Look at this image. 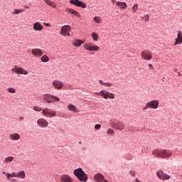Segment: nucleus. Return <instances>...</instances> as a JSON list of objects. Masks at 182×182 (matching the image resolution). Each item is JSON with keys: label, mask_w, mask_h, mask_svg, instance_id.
I'll return each mask as SVG.
<instances>
[{"label": "nucleus", "mask_w": 182, "mask_h": 182, "mask_svg": "<svg viewBox=\"0 0 182 182\" xmlns=\"http://www.w3.org/2000/svg\"><path fill=\"white\" fill-rule=\"evenodd\" d=\"M153 156L155 157H160L161 159H168L173 156V152L167 149H154L152 151Z\"/></svg>", "instance_id": "nucleus-1"}, {"label": "nucleus", "mask_w": 182, "mask_h": 182, "mask_svg": "<svg viewBox=\"0 0 182 182\" xmlns=\"http://www.w3.org/2000/svg\"><path fill=\"white\" fill-rule=\"evenodd\" d=\"M73 174L75 177L78 178V180H80V181H87V176H86V173H85V171H83V169H82L81 168L75 169L73 171Z\"/></svg>", "instance_id": "nucleus-2"}, {"label": "nucleus", "mask_w": 182, "mask_h": 182, "mask_svg": "<svg viewBox=\"0 0 182 182\" xmlns=\"http://www.w3.org/2000/svg\"><path fill=\"white\" fill-rule=\"evenodd\" d=\"M43 100H44V102H46L47 103H54V102H59L60 99L50 94H44L43 95Z\"/></svg>", "instance_id": "nucleus-3"}, {"label": "nucleus", "mask_w": 182, "mask_h": 182, "mask_svg": "<svg viewBox=\"0 0 182 182\" xmlns=\"http://www.w3.org/2000/svg\"><path fill=\"white\" fill-rule=\"evenodd\" d=\"M112 127L116 130H124L126 124L122 121L115 120L112 123Z\"/></svg>", "instance_id": "nucleus-4"}, {"label": "nucleus", "mask_w": 182, "mask_h": 182, "mask_svg": "<svg viewBox=\"0 0 182 182\" xmlns=\"http://www.w3.org/2000/svg\"><path fill=\"white\" fill-rule=\"evenodd\" d=\"M159 102L157 100H154L146 102V106L143 108V110H147V109H157L159 107Z\"/></svg>", "instance_id": "nucleus-5"}, {"label": "nucleus", "mask_w": 182, "mask_h": 182, "mask_svg": "<svg viewBox=\"0 0 182 182\" xmlns=\"http://www.w3.org/2000/svg\"><path fill=\"white\" fill-rule=\"evenodd\" d=\"M42 114L46 117H56V111L48 107H46L43 109Z\"/></svg>", "instance_id": "nucleus-6"}, {"label": "nucleus", "mask_w": 182, "mask_h": 182, "mask_svg": "<svg viewBox=\"0 0 182 182\" xmlns=\"http://www.w3.org/2000/svg\"><path fill=\"white\" fill-rule=\"evenodd\" d=\"M97 96H102L104 99H114V94L106 90H101L100 92H95Z\"/></svg>", "instance_id": "nucleus-7"}, {"label": "nucleus", "mask_w": 182, "mask_h": 182, "mask_svg": "<svg viewBox=\"0 0 182 182\" xmlns=\"http://www.w3.org/2000/svg\"><path fill=\"white\" fill-rule=\"evenodd\" d=\"M83 48H85V50H88L89 52H91L92 50H94V52H97V50L100 49L99 46L93 44L92 43H88L84 44Z\"/></svg>", "instance_id": "nucleus-8"}, {"label": "nucleus", "mask_w": 182, "mask_h": 182, "mask_svg": "<svg viewBox=\"0 0 182 182\" xmlns=\"http://www.w3.org/2000/svg\"><path fill=\"white\" fill-rule=\"evenodd\" d=\"M70 31H72V27L70 26H63L61 27L60 35L62 36H70Z\"/></svg>", "instance_id": "nucleus-9"}, {"label": "nucleus", "mask_w": 182, "mask_h": 182, "mask_svg": "<svg viewBox=\"0 0 182 182\" xmlns=\"http://www.w3.org/2000/svg\"><path fill=\"white\" fill-rule=\"evenodd\" d=\"M141 56L144 60H150L153 58V53L149 50L141 51Z\"/></svg>", "instance_id": "nucleus-10"}, {"label": "nucleus", "mask_w": 182, "mask_h": 182, "mask_svg": "<svg viewBox=\"0 0 182 182\" xmlns=\"http://www.w3.org/2000/svg\"><path fill=\"white\" fill-rule=\"evenodd\" d=\"M12 72H15L17 75H28V71L23 68L18 67L15 65L14 68L11 69Z\"/></svg>", "instance_id": "nucleus-11"}, {"label": "nucleus", "mask_w": 182, "mask_h": 182, "mask_svg": "<svg viewBox=\"0 0 182 182\" xmlns=\"http://www.w3.org/2000/svg\"><path fill=\"white\" fill-rule=\"evenodd\" d=\"M37 124L41 129H45L49 126L48 121L43 118H40L37 120Z\"/></svg>", "instance_id": "nucleus-12"}, {"label": "nucleus", "mask_w": 182, "mask_h": 182, "mask_svg": "<svg viewBox=\"0 0 182 182\" xmlns=\"http://www.w3.org/2000/svg\"><path fill=\"white\" fill-rule=\"evenodd\" d=\"M70 4L71 5H75V6H79L80 8H87L86 4L83 3V1H80V0H70Z\"/></svg>", "instance_id": "nucleus-13"}, {"label": "nucleus", "mask_w": 182, "mask_h": 182, "mask_svg": "<svg viewBox=\"0 0 182 182\" xmlns=\"http://www.w3.org/2000/svg\"><path fill=\"white\" fill-rule=\"evenodd\" d=\"M156 176L160 180H170V175L165 173L164 172H163V171H158L156 172Z\"/></svg>", "instance_id": "nucleus-14"}, {"label": "nucleus", "mask_w": 182, "mask_h": 182, "mask_svg": "<svg viewBox=\"0 0 182 182\" xmlns=\"http://www.w3.org/2000/svg\"><path fill=\"white\" fill-rule=\"evenodd\" d=\"M52 85L55 89H57V90H60V89L64 86L63 82L59 80H55L53 81Z\"/></svg>", "instance_id": "nucleus-15"}, {"label": "nucleus", "mask_w": 182, "mask_h": 182, "mask_svg": "<svg viewBox=\"0 0 182 182\" xmlns=\"http://www.w3.org/2000/svg\"><path fill=\"white\" fill-rule=\"evenodd\" d=\"M32 55H33L35 58H41V56L43 55V51L39 48H33L32 50Z\"/></svg>", "instance_id": "nucleus-16"}, {"label": "nucleus", "mask_w": 182, "mask_h": 182, "mask_svg": "<svg viewBox=\"0 0 182 182\" xmlns=\"http://www.w3.org/2000/svg\"><path fill=\"white\" fill-rule=\"evenodd\" d=\"M60 180L61 182H73V179L68 174H63L60 176Z\"/></svg>", "instance_id": "nucleus-17"}, {"label": "nucleus", "mask_w": 182, "mask_h": 182, "mask_svg": "<svg viewBox=\"0 0 182 182\" xmlns=\"http://www.w3.org/2000/svg\"><path fill=\"white\" fill-rule=\"evenodd\" d=\"M182 43V33L181 31H178L177 38H176V41L174 43V46H176V45H181Z\"/></svg>", "instance_id": "nucleus-18"}, {"label": "nucleus", "mask_w": 182, "mask_h": 182, "mask_svg": "<svg viewBox=\"0 0 182 182\" xmlns=\"http://www.w3.org/2000/svg\"><path fill=\"white\" fill-rule=\"evenodd\" d=\"M10 140H12V141H17V140H19L21 139V135L18 133H13L9 135Z\"/></svg>", "instance_id": "nucleus-19"}, {"label": "nucleus", "mask_w": 182, "mask_h": 182, "mask_svg": "<svg viewBox=\"0 0 182 182\" xmlns=\"http://www.w3.org/2000/svg\"><path fill=\"white\" fill-rule=\"evenodd\" d=\"M94 178L96 182H102L105 180V176L101 173H97L95 175Z\"/></svg>", "instance_id": "nucleus-20"}, {"label": "nucleus", "mask_w": 182, "mask_h": 182, "mask_svg": "<svg viewBox=\"0 0 182 182\" xmlns=\"http://www.w3.org/2000/svg\"><path fill=\"white\" fill-rule=\"evenodd\" d=\"M83 43H85V40L80 39H75L73 42V45L77 47L81 46L82 45H83Z\"/></svg>", "instance_id": "nucleus-21"}, {"label": "nucleus", "mask_w": 182, "mask_h": 182, "mask_svg": "<svg viewBox=\"0 0 182 182\" xmlns=\"http://www.w3.org/2000/svg\"><path fill=\"white\" fill-rule=\"evenodd\" d=\"M116 5L119 7V9H126L127 8V4L126 2L118 1Z\"/></svg>", "instance_id": "nucleus-22"}, {"label": "nucleus", "mask_w": 182, "mask_h": 182, "mask_svg": "<svg viewBox=\"0 0 182 182\" xmlns=\"http://www.w3.org/2000/svg\"><path fill=\"white\" fill-rule=\"evenodd\" d=\"M33 29L34 31H42L43 29V26L41 25V23L36 22L33 24Z\"/></svg>", "instance_id": "nucleus-23"}, {"label": "nucleus", "mask_w": 182, "mask_h": 182, "mask_svg": "<svg viewBox=\"0 0 182 182\" xmlns=\"http://www.w3.org/2000/svg\"><path fill=\"white\" fill-rule=\"evenodd\" d=\"M68 110H70V112H75V113H79V109H77V108L72 104L68 105Z\"/></svg>", "instance_id": "nucleus-24"}, {"label": "nucleus", "mask_w": 182, "mask_h": 182, "mask_svg": "<svg viewBox=\"0 0 182 182\" xmlns=\"http://www.w3.org/2000/svg\"><path fill=\"white\" fill-rule=\"evenodd\" d=\"M45 4L48 5V6H51V8H56V3L50 1V0H44Z\"/></svg>", "instance_id": "nucleus-25"}, {"label": "nucleus", "mask_w": 182, "mask_h": 182, "mask_svg": "<svg viewBox=\"0 0 182 182\" xmlns=\"http://www.w3.org/2000/svg\"><path fill=\"white\" fill-rule=\"evenodd\" d=\"M68 12H70V14H72L73 15H75L77 18H80V14L73 9H69Z\"/></svg>", "instance_id": "nucleus-26"}, {"label": "nucleus", "mask_w": 182, "mask_h": 182, "mask_svg": "<svg viewBox=\"0 0 182 182\" xmlns=\"http://www.w3.org/2000/svg\"><path fill=\"white\" fill-rule=\"evenodd\" d=\"M17 177L18 178H22L23 180H25V177H26V175L25 174V171H20L17 172Z\"/></svg>", "instance_id": "nucleus-27"}, {"label": "nucleus", "mask_w": 182, "mask_h": 182, "mask_svg": "<svg viewBox=\"0 0 182 182\" xmlns=\"http://www.w3.org/2000/svg\"><path fill=\"white\" fill-rule=\"evenodd\" d=\"M15 158H14L13 156H8L6 158H5L4 159V163L5 164H8V163H12V161H14Z\"/></svg>", "instance_id": "nucleus-28"}, {"label": "nucleus", "mask_w": 182, "mask_h": 182, "mask_svg": "<svg viewBox=\"0 0 182 182\" xmlns=\"http://www.w3.org/2000/svg\"><path fill=\"white\" fill-rule=\"evenodd\" d=\"M91 37L92 38L93 41H95V42H97V41H99V35L97 34V33H92L91 34Z\"/></svg>", "instance_id": "nucleus-29"}, {"label": "nucleus", "mask_w": 182, "mask_h": 182, "mask_svg": "<svg viewBox=\"0 0 182 182\" xmlns=\"http://www.w3.org/2000/svg\"><path fill=\"white\" fill-rule=\"evenodd\" d=\"M22 12H25V10H23V9H14V11H13L14 15H18L19 14H22Z\"/></svg>", "instance_id": "nucleus-30"}, {"label": "nucleus", "mask_w": 182, "mask_h": 182, "mask_svg": "<svg viewBox=\"0 0 182 182\" xmlns=\"http://www.w3.org/2000/svg\"><path fill=\"white\" fill-rule=\"evenodd\" d=\"M93 21H94V22H95V23H102V18H100L99 16H95L93 18Z\"/></svg>", "instance_id": "nucleus-31"}, {"label": "nucleus", "mask_w": 182, "mask_h": 182, "mask_svg": "<svg viewBox=\"0 0 182 182\" xmlns=\"http://www.w3.org/2000/svg\"><path fill=\"white\" fill-rule=\"evenodd\" d=\"M41 60L44 63L49 62V57H48L46 55H44L41 58Z\"/></svg>", "instance_id": "nucleus-32"}, {"label": "nucleus", "mask_w": 182, "mask_h": 182, "mask_svg": "<svg viewBox=\"0 0 182 182\" xmlns=\"http://www.w3.org/2000/svg\"><path fill=\"white\" fill-rule=\"evenodd\" d=\"M137 9H139V4H135L132 7V12H133V14H136Z\"/></svg>", "instance_id": "nucleus-33"}, {"label": "nucleus", "mask_w": 182, "mask_h": 182, "mask_svg": "<svg viewBox=\"0 0 182 182\" xmlns=\"http://www.w3.org/2000/svg\"><path fill=\"white\" fill-rule=\"evenodd\" d=\"M2 174H4V176H6L7 177V180H10L11 181V177H12V176L11 175V173H7L6 171H3Z\"/></svg>", "instance_id": "nucleus-34"}, {"label": "nucleus", "mask_w": 182, "mask_h": 182, "mask_svg": "<svg viewBox=\"0 0 182 182\" xmlns=\"http://www.w3.org/2000/svg\"><path fill=\"white\" fill-rule=\"evenodd\" d=\"M7 92H9V93H16V90L14 87H9Z\"/></svg>", "instance_id": "nucleus-35"}, {"label": "nucleus", "mask_w": 182, "mask_h": 182, "mask_svg": "<svg viewBox=\"0 0 182 182\" xmlns=\"http://www.w3.org/2000/svg\"><path fill=\"white\" fill-rule=\"evenodd\" d=\"M33 110H35V112H41L42 108H41L39 107L34 106L33 107Z\"/></svg>", "instance_id": "nucleus-36"}, {"label": "nucleus", "mask_w": 182, "mask_h": 182, "mask_svg": "<svg viewBox=\"0 0 182 182\" xmlns=\"http://www.w3.org/2000/svg\"><path fill=\"white\" fill-rule=\"evenodd\" d=\"M146 22H149V14L145 15L144 17L141 18Z\"/></svg>", "instance_id": "nucleus-37"}, {"label": "nucleus", "mask_w": 182, "mask_h": 182, "mask_svg": "<svg viewBox=\"0 0 182 182\" xmlns=\"http://www.w3.org/2000/svg\"><path fill=\"white\" fill-rule=\"evenodd\" d=\"M101 127H102V125H100V124H97L95 125V130H100Z\"/></svg>", "instance_id": "nucleus-38"}, {"label": "nucleus", "mask_w": 182, "mask_h": 182, "mask_svg": "<svg viewBox=\"0 0 182 182\" xmlns=\"http://www.w3.org/2000/svg\"><path fill=\"white\" fill-rule=\"evenodd\" d=\"M107 134H114V130H113L112 129H109L107 130Z\"/></svg>", "instance_id": "nucleus-39"}, {"label": "nucleus", "mask_w": 182, "mask_h": 182, "mask_svg": "<svg viewBox=\"0 0 182 182\" xmlns=\"http://www.w3.org/2000/svg\"><path fill=\"white\" fill-rule=\"evenodd\" d=\"M129 174H131L132 177H134L136 176V172L134 171H130Z\"/></svg>", "instance_id": "nucleus-40"}, {"label": "nucleus", "mask_w": 182, "mask_h": 182, "mask_svg": "<svg viewBox=\"0 0 182 182\" xmlns=\"http://www.w3.org/2000/svg\"><path fill=\"white\" fill-rule=\"evenodd\" d=\"M11 177H18V173L16 172H13L11 173Z\"/></svg>", "instance_id": "nucleus-41"}, {"label": "nucleus", "mask_w": 182, "mask_h": 182, "mask_svg": "<svg viewBox=\"0 0 182 182\" xmlns=\"http://www.w3.org/2000/svg\"><path fill=\"white\" fill-rule=\"evenodd\" d=\"M112 83H110V82H106L105 86H107V87H110V86H112Z\"/></svg>", "instance_id": "nucleus-42"}, {"label": "nucleus", "mask_w": 182, "mask_h": 182, "mask_svg": "<svg viewBox=\"0 0 182 182\" xmlns=\"http://www.w3.org/2000/svg\"><path fill=\"white\" fill-rule=\"evenodd\" d=\"M99 83H100V85H106V82H104L103 80H99Z\"/></svg>", "instance_id": "nucleus-43"}, {"label": "nucleus", "mask_w": 182, "mask_h": 182, "mask_svg": "<svg viewBox=\"0 0 182 182\" xmlns=\"http://www.w3.org/2000/svg\"><path fill=\"white\" fill-rule=\"evenodd\" d=\"M18 120H19V122H23V120H25V118H23V117H20L18 118Z\"/></svg>", "instance_id": "nucleus-44"}, {"label": "nucleus", "mask_w": 182, "mask_h": 182, "mask_svg": "<svg viewBox=\"0 0 182 182\" xmlns=\"http://www.w3.org/2000/svg\"><path fill=\"white\" fill-rule=\"evenodd\" d=\"M10 181L11 182H18V181L16 179H15V178H11Z\"/></svg>", "instance_id": "nucleus-45"}, {"label": "nucleus", "mask_w": 182, "mask_h": 182, "mask_svg": "<svg viewBox=\"0 0 182 182\" xmlns=\"http://www.w3.org/2000/svg\"><path fill=\"white\" fill-rule=\"evenodd\" d=\"M149 68H150L151 69H153V65H151V64H149Z\"/></svg>", "instance_id": "nucleus-46"}, {"label": "nucleus", "mask_w": 182, "mask_h": 182, "mask_svg": "<svg viewBox=\"0 0 182 182\" xmlns=\"http://www.w3.org/2000/svg\"><path fill=\"white\" fill-rule=\"evenodd\" d=\"M112 4H116V0H111Z\"/></svg>", "instance_id": "nucleus-47"}, {"label": "nucleus", "mask_w": 182, "mask_h": 182, "mask_svg": "<svg viewBox=\"0 0 182 182\" xmlns=\"http://www.w3.org/2000/svg\"><path fill=\"white\" fill-rule=\"evenodd\" d=\"M46 26H50V24L45 23Z\"/></svg>", "instance_id": "nucleus-48"}, {"label": "nucleus", "mask_w": 182, "mask_h": 182, "mask_svg": "<svg viewBox=\"0 0 182 182\" xmlns=\"http://www.w3.org/2000/svg\"><path fill=\"white\" fill-rule=\"evenodd\" d=\"M135 182H141V181L139 180V178H136V179L135 180Z\"/></svg>", "instance_id": "nucleus-49"}, {"label": "nucleus", "mask_w": 182, "mask_h": 182, "mask_svg": "<svg viewBox=\"0 0 182 182\" xmlns=\"http://www.w3.org/2000/svg\"><path fill=\"white\" fill-rule=\"evenodd\" d=\"M178 75L179 76H182V75H181V73H180V72H178Z\"/></svg>", "instance_id": "nucleus-50"}, {"label": "nucleus", "mask_w": 182, "mask_h": 182, "mask_svg": "<svg viewBox=\"0 0 182 182\" xmlns=\"http://www.w3.org/2000/svg\"><path fill=\"white\" fill-rule=\"evenodd\" d=\"M25 8L27 9H29V6H26Z\"/></svg>", "instance_id": "nucleus-51"}, {"label": "nucleus", "mask_w": 182, "mask_h": 182, "mask_svg": "<svg viewBox=\"0 0 182 182\" xmlns=\"http://www.w3.org/2000/svg\"><path fill=\"white\" fill-rule=\"evenodd\" d=\"M173 71H175V72H176V73H178V72H177V69H174V70H173Z\"/></svg>", "instance_id": "nucleus-52"}, {"label": "nucleus", "mask_w": 182, "mask_h": 182, "mask_svg": "<svg viewBox=\"0 0 182 182\" xmlns=\"http://www.w3.org/2000/svg\"><path fill=\"white\" fill-rule=\"evenodd\" d=\"M79 144H82V141H80Z\"/></svg>", "instance_id": "nucleus-53"}, {"label": "nucleus", "mask_w": 182, "mask_h": 182, "mask_svg": "<svg viewBox=\"0 0 182 182\" xmlns=\"http://www.w3.org/2000/svg\"><path fill=\"white\" fill-rule=\"evenodd\" d=\"M181 177H182V175L181 176Z\"/></svg>", "instance_id": "nucleus-54"}]
</instances>
